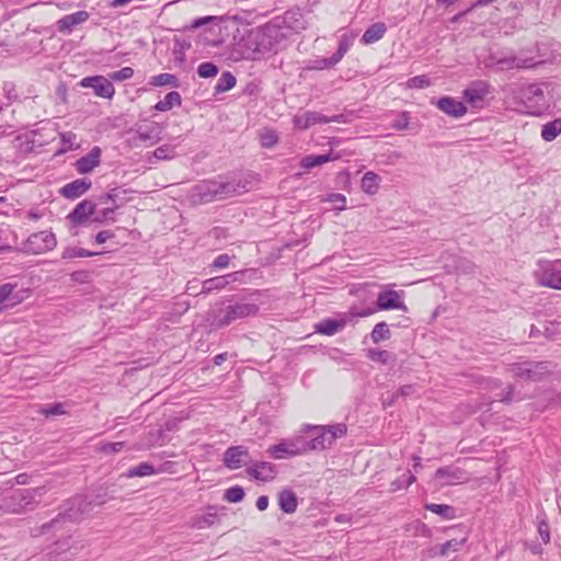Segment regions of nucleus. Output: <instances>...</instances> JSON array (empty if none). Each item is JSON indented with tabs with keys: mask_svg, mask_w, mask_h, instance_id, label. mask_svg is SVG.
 <instances>
[{
	"mask_svg": "<svg viewBox=\"0 0 561 561\" xmlns=\"http://www.w3.org/2000/svg\"><path fill=\"white\" fill-rule=\"evenodd\" d=\"M285 25L291 31L299 33L307 27L304 13L299 10H288L284 15Z\"/></svg>",
	"mask_w": 561,
	"mask_h": 561,
	"instance_id": "27",
	"label": "nucleus"
},
{
	"mask_svg": "<svg viewBox=\"0 0 561 561\" xmlns=\"http://www.w3.org/2000/svg\"><path fill=\"white\" fill-rule=\"evenodd\" d=\"M537 528H538V533L541 537L542 542L545 545L549 543L550 542V527H549V524H548L545 515L542 517L537 516Z\"/></svg>",
	"mask_w": 561,
	"mask_h": 561,
	"instance_id": "45",
	"label": "nucleus"
},
{
	"mask_svg": "<svg viewBox=\"0 0 561 561\" xmlns=\"http://www.w3.org/2000/svg\"><path fill=\"white\" fill-rule=\"evenodd\" d=\"M57 244L56 237L50 231H39L31 234L26 240V248L32 253L38 254L53 250Z\"/></svg>",
	"mask_w": 561,
	"mask_h": 561,
	"instance_id": "7",
	"label": "nucleus"
},
{
	"mask_svg": "<svg viewBox=\"0 0 561 561\" xmlns=\"http://www.w3.org/2000/svg\"><path fill=\"white\" fill-rule=\"evenodd\" d=\"M249 457V451L244 446H231L224 453V465L230 469L236 470L241 468Z\"/></svg>",
	"mask_w": 561,
	"mask_h": 561,
	"instance_id": "14",
	"label": "nucleus"
},
{
	"mask_svg": "<svg viewBox=\"0 0 561 561\" xmlns=\"http://www.w3.org/2000/svg\"><path fill=\"white\" fill-rule=\"evenodd\" d=\"M251 182L245 179H232L227 182L204 181L194 186V195L202 203L225 199L250 191Z\"/></svg>",
	"mask_w": 561,
	"mask_h": 561,
	"instance_id": "1",
	"label": "nucleus"
},
{
	"mask_svg": "<svg viewBox=\"0 0 561 561\" xmlns=\"http://www.w3.org/2000/svg\"><path fill=\"white\" fill-rule=\"evenodd\" d=\"M125 443L116 442V443H105L102 444L100 450L104 454H116L123 450Z\"/></svg>",
	"mask_w": 561,
	"mask_h": 561,
	"instance_id": "56",
	"label": "nucleus"
},
{
	"mask_svg": "<svg viewBox=\"0 0 561 561\" xmlns=\"http://www.w3.org/2000/svg\"><path fill=\"white\" fill-rule=\"evenodd\" d=\"M431 84V81L427 76H415L408 81V85L414 89H424Z\"/></svg>",
	"mask_w": 561,
	"mask_h": 561,
	"instance_id": "54",
	"label": "nucleus"
},
{
	"mask_svg": "<svg viewBox=\"0 0 561 561\" xmlns=\"http://www.w3.org/2000/svg\"><path fill=\"white\" fill-rule=\"evenodd\" d=\"M545 83H529L519 90V98L531 112H540L546 104Z\"/></svg>",
	"mask_w": 561,
	"mask_h": 561,
	"instance_id": "5",
	"label": "nucleus"
},
{
	"mask_svg": "<svg viewBox=\"0 0 561 561\" xmlns=\"http://www.w3.org/2000/svg\"><path fill=\"white\" fill-rule=\"evenodd\" d=\"M380 182L381 178L377 173L368 171L363 175L360 186L366 194L375 195L379 190Z\"/></svg>",
	"mask_w": 561,
	"mask_h": 561,
	"instance_id": "31",
	"label": "nucleus"
},
{
	"mask_svg": "<svg viewBox=\"0 0 561 561\" xmlns=\"http://www.w3.org/2000/svg\"><path fill=\"white\" fill-rule=\"evenodd\" d=\"M466 541H467L466 538H462L460 540H458V539L448 540L440 546L439 554L446 556L450 550L458 551L460 549V547L465 545Z\"/></svg>",
	"mask_w": 561,
	"mask_h": 561,
	"instance_id": "49",
	"label": "nucleus"
},
{
	"mask_svg": "<svg viewBox=\"0 0 561 561\" xmlns=\"http://www.w3.org/2000/svg\"><path fill=\"white\" fill-rule=\"evenodd\" d=\"M435 478L443 480L445 484H455L466 479V472L458 467L446 466L436 470Z\"/></svg>",
	"mask_w": 561,
	"mask_h": 561,
	"instance_id": "26",
	"label": "nucleus"
},
{
	"mask_svg": "<svg viewBox=\"0 0 561 561\" xmlns=\"http://www.w3.org/2000/svg\"><path fill=\"white\" fill-rule=\"evenodd\" d=\"M3 91L5 93V96L8 98V100L10 101H15L19 99V95L16 93V90H15V84L12 83V82H5L3 84Z\"/></svg>",
	"mask_w": 561,
	"mask_h": 561,
	"instance_id": "60",
	"label": "nucleus"
},
{
	"mask_svg": "<svg viewBox=\"0 0 561 561\" xmlns=\"http://www.w3.org/2000/svg\"><path fill=\"white\" fill-rule=\"evenodd\" d=\"M91 185L90 180L77 179L64 185L60 190V194L68 199H76L87 193Z\"/></svg>",
	"mask_w": 561,
	"mask_h": 561,
	"instance_id": "20",
	"label": "nucleus"
},
{
	"mask_svg": "<svg viewBox=\"0 0 561 561\" xmlns=\"http://www.w3.org/2000/svg\"><path fill=\"white\" fill-rule=\"evenodd\" d=\"M540 64L541 61H536L534 57L523 58L516 55L504 56L497 59V65L506 69H530Z\"/></svg>",
	"mask_w": 561,
	"mask_h": 561,
	"instance_id": "19",
	"label": "nucleus"
},
{
	"mask_svg": "<svg viewBox=\"0 0 561 561\" xmlns=\"http://www.w3.org/2000/svg\"><path fill=\"white\" fill-rule=\"evenodd\" d=\"M219 69L218 67L210 61L202 62L197 67V73L201 78H211L215 77L218 73Z\"/></svg>",
	"mask_w": 561,
	"mask_h": 561,
	"instance_id": "44",
	"label": "nucleus"
},
{
	"mask_svg": "<svg viewBox=\"0 0 561 561\" xmlns=\"http://www.w3.org/2000/svg\"><path fill=\"white\" fill-rule=\"evenodd\" d=\"M390 336L391 333L386 322H378L370 333V337L374 343H379L381 341L388 340L390 339Z\"/></svg>",
	"mask_w": 561,
	"mask_h": 561,
	"instance_id": "40",
	"label": "nucleus"
},
{
	"mask_svg": "<svg viewBox=\"0 0 561 561\" xmlns=\"http://www.w3.org/2000/svg\"><path fill=\"white\" fill-rule=\"evenodd\" d=\"M101 148L94 146L85 156L76 161L75 167L77 172L79 174L92 172L101 163Z\"/></svg>",
	"mask_w": 561,
	"mask_h": 561,
	"instance_id": "16",
	"label": "nucleus"
},
{
	"mask_svg": "<svg viewBox=\"0 0 561 561\" xmlns=\"http://www.w3.org/2000/svg\"><path fill=\"white\" fill-rule=\"evenodd\" d=\"M257 312L256 304L238 301L214 310L210 313V325L215 329L225 328L237 320L254 317Z\"/></svg>",
	"mask_w": 561,
	"mask_h": 561,
	"instance_id": "2",
	"label": "nucleus"
},
{
	"mask_svg": "<svg viewBox=\"0 0 561 561\" xmlns=\"http://www.w3.org/2000/svg\"><path fill=\"white\" fill-rule=\"evenodd\" d=\"M328 202L334 205V208L337 210H343L346 208V197L341 193H332L327 199Z\"/></svg>",
	"mask_w": 561,
	"mask_h": 561,
	"instance_id": "53",
	"label": "nucleus"
},
{
	"mask_svg": "<svg viewBox=\"0 0 561 561\" xmlns=\"http://www.w3.org/2000/svg\"><path fill=\"white\" fill-rule=\"evenodd\" d=\"M267 453L276 459H283L306 453V450L304 449V445L299 447L294 443L282 442L268 447Z\"/></svg>",
	"mask_w": 561,
	"mask_h": 561,
	"instance_id": "22",
	"label": "nucleus"
},
{
	"mask_svg": "<svg viewBox=\"0 0 561 561\" xmlns=\"http://www.w3.org/2000/svg\"><path fill=\"white\" fill-rule=\"evenodd\" d=\"M514 391H515L514 386L513 385H508L504 389L500 400L502 402L506 403V404H510L513 401Z\"/></svg>",
	"mask_w": 561,
	"mask_h": 561,
	"instance_id": "63",
	"label": "nucleus"
},
{
	"mask_svg": "<svg viewBox=\"0 0 561 561\" xmlns=\"http://www.w3.org/2000/svg\"><path fill=\"white\" fill-rule=\"evenodd\" d=\"M153 157L158 160H168L175 157V151L172 146L163 145L153 151Z\"/></svg>",
	"mask_w": 561,
	"mask_h": 561,
	"instance_id": "46",
	"label": "nucleus"
},
{
	"mask_svg": "<svg viewBox=\"0 0 561 561\" xmlns=\"http://www.w3.org/2000/svg\"><path fill=\"white\" fill-rule=\"evenodd\" d=\"M387 27L383 23L371 24L363 34L362 42L366 45L378 42L386 34Z\"/></svg>",
	"mask_w": 561,
	"mask_h": 561,
	"instance_id": "29",
	"label": "nucleus"
},
{
	"mask_svg": "<svg viewBox=\"0 0 561 561\" xmlns=\"http://www.w3.org/2000/svg\"><path fill=\"white\" fill-rule=\"evenodd\" d=\"M424 507L425 510L439 515L443 519H454L457 516L456 508L447 504L427 503Z\"/></svg>",
	"mask_w": 561,
	"mask_h": 561,
	"instance_id": "33",
	"label": "nucleus"
},
{
	"mask_svg": "<svg viewBox=\"0 0 561 561\" xmlns=\"http://www.w3.org/2000/svg\"><path fill=\"white\" fill-rule=\"evenodd\" d=\"M15 287L11 283L0 285V305L4 304L3 308H13L23 301V296L15 291Z\"/></svg>",
	"mask_w": 561,
	"mask_h": 561,
	"instance_id": "25",
	"label": "nucleus"
},
{
	"mask_svg": "<svg viewBox=\"0 0 561 561\" xmlns=\"http://www.w3.org/2000/svg\"><path fill=\"white\" fill-rule=\"evenodd\" d=\"M225 500L230 503H239L244 497V491L243 488L239 485H233L231 488H228L225 492Z\"/></svg>",
	"mask_w": 561,
	"mask_h": 561,
	"instance_id": "43",
	"label": "nucleus"
},
{
	"mask_svg": "<svg viewBox=\"0 0 561 561\" xmlns=\"http://www.w3.org/2000/svg\"><path fill=\"white\" fill-rule=\"evenodd\" d=\"M343 115H333L328 117L319 112L308 111L301 115L294 117V125L299 129H307L316 124H327L331 122L342 123L344 122Z\"/></svg>",
	"mask_w": 561,
	"mask_h": 561,
	"instance_id": "9",
	"label": "nucleus"
},
{
	"mask_svg": "<svg viewBox=\"0 0 561 561\" xmlns=\"http://www.w3.org/2000/svg\"><path fill=\"white\" fill-rule=\"evenodd\" d=\"M230 263V256L226 253L219 254L213 262L211 266L214 268H225Z\"/></svg>",
	"mask_w": 561,
	"mask_h": 561,
	"instance_id": "59",
	"label": "nucleus"
},
{
	"mask_svg": "<svg viewBox=\"0 0 561 561\" xmlns=\"http://www.w3.org/2000/svg\"><path fill=\"white\" fill-rule=\"evenodd\" d=\"M89 18L90 14L87 11H78L71 14H67L58 20V31L62 33H71L75 26L87 22Z\"/></svg>",
	"mask_w": 561,
	"mask_h": 561,
	"instance_id": "21",
	"label": "nucleus"
},
{
	"mask_svg": "<svg viewBox=\"0 0 561 561\" xmlns=\"http://www.w3.org/2000/svg\"><path fill=\"white\" fill-rule=\"evenodd\" d=\"M82 497H75L70 501V507L65 510L64 513L58 514L57 517H55L50 523L44 524L42 526L43 531L48 530L49 528L56 526L60 522H77L80 518V515L83 513L84 510L81 508V505L83 504Z\"/></svg>",
	"mask_w": 561,
	"mask_h": 561,
	"instance_id": "12",
	"label": "nucleus"
},
{
	"mask_svg": "<svg viewBox=\"0 0 561 561\" xmlns=\"http://www.w3.org/2000/svg\"><path fill=\"white\" fill-rule=\"evenodd\" d=\"M278 506L282 512L293 514L297 510L298 501L295 492L290 489H284L277 496Z\"/></svg>",
	"mask_w": 561,
	"mask_h": 561,
	"instance_id": "28",
	"label": "nucleus"
},
{
	"mask_svg": "<svg viewBox=\"0 0 561 561\" xmlns=\"http://www.w3.org/2000/svg\"><path fill=\"white\" fill-rule=\"evenodd\" d=\"M410 124V114L409 112H401L398 117L392 122L391 126L396 130H405L408 129Z\"/></svg>",
	"mask_w": 561,
	"mask_h": 561,
	"instance_id": "51",
	"label": "nucleus"
},
{
	"mask_svg": "<svg viewBox=\"0 0 561 561\" xmlns=\"http://www.w3.org/2000/svg\"><path fill=\"white\" fill-rule=\"evenodd\" d=\"M561 134V119H554L545 124L541 128V137L546 141L554 140Z\"/></svg>",
	"mask_w": 561,
	"mask_h": 561,
	"instance_id": "34",
	"label": "nucleus"
},
{
	"mask_svg": "<svg viewBox=\"0 0 561 561\" xmlns=\"http://www.w3.org/2000/svg\"><path fill=\"white\" fill-rule=\"evenodd\" d=\"M96 203L90 199H83L69 213L67 219L76 226L85 224L95 213Z\"/></svg>",
	"mask_w": 561,
	"mask_h": 561,
	"instance_id": "13",
	"label": "nucleus"
},
{
	"mask_svg": "<svg viewBox=\"0 0 561 561\" xmlns=\"http://www.w3.org/2000/svg\"><path fill=\"white\" fill-rule=\"evenodd\" d=\"M457 270L461 271L462 273H473L474 271V264L466 259L459 260L457 264Z\"/></svg>",
	"mask_w": 561,
	"mask_h": 561,
	"instance_id": "62",
	"label": "nucleus"
},
{
	"mask_svg": "<svg viewBox=\"0 0 561 561\" xmlns=\"http://www.w3.org/2000/svg\"><path fill=\"white\" fill-rule=\"evenodd\" d=\"M39 412L45 415L46 417L48 416H56V415H62V414H66L67 411H66V404L65 403H54V404H50V405H45L43 408H41Z\"/></svg>",
	"mask_w": 561,
	"mask_h": 561,
	"instance_id": "42",
	"label": "nucleus"
},
{
	"mask_svg": "<svg viewBox=\"0 0 561 561\" xmlns=\"http://www.w3.org/2000/svg\"><path fill=\"white\" fill-rule=\"evenodd\" d=\"M436 106L451 117H461L467 113L466 105L451 96H443L437 100Z\"/></svg>",
	"mask_w": 561,
	"mask_h": 561,
	"instance_id": "18",
	"label": "nucleus"
},
{
	"mask_svg": "<svg viewBox=\"0 0 561 561\" xmlns=\"http://www.w3.org/2000/svg\"><path fill=\"white\" fill-rule=\"evenodd\" d=\"M508 370L515 378L538 381L543 375L549 373L550 365L547 362L513 363L508 366Z\"/></svg>",
	"mask_w": 561,
	"mask_h": 561,
	"instance_id": "4",
	"label": "nucleus"
},
{
	"mask_svg": "<svg viewBox=\"0 0 561 561\" xmlns=\"http://www.w3.org/2000/svg\"><path fill=\"white\" fill-rule=\"evenodd\" d=\"M182 103L181 94L176 91L169 92L163 100L154 105V110L159 112H167L174 106H180Z\"/></svg>",
	"mask_w": 561,
	"mask_h": 561,
	"instance_id": "32",
	"label": "nucleus"
},
{
	"mask_svg": "<svg viewBox=\"0 0 561 561\" xmlns=\"http://www.w3.org/2000/svg\"><path fill=\"white\" fill-rule=\"evenodd\" d=\"M345 325V319L327 318L314 324V331L322 335L332 336L342 331Z\"/></svg>",
	"mask_w": 561,
	"mask_h": 561,
	"instance_id": "24",
	"label": "nucleus"
},
{
	"mask_svg": "<svg viewBox=\"0 0 561 561\" xmlns=\"http://www.w3.org/2000/svg\"><path fill=\"white\" fill-rule=\"evenodd\" d=\"M119 207V205L105 206L99 211L95 210L93 215H95L92 219L93 222L103 224L111 221L113 222L115 219L113 217L115 210Z\"/></svg>",
	"mask_w": 561,
	"mask_h": 561,
	"instance_id": "38",
	"label": "nucleus"
},
{
	"mask_svg": "<svg viewBox=\"0 0 561 561\" xmlns=\"http://www.w3.org/2000/svg\"><path fill=\"white\" fill-rule=\"evenodd\" d=\"M402 291H397L392 289L380 291L377 296L376 300V309L377 310H391L398 309L402 311H407L408 308L402 300Z\"/></svg>",
	"mask_w": 561,
	"mask_h": 561,
	"instance_id": "11",
	"label": "nucleus"
},
{
	"mask_svg": "<svg viewBox=\"0 0 561 561\" xmlns=\"http://www.w3.org/2000/svg\"><path fill=\"white\" fill-rule=\"evenodd\" d=\"M99 254H101V252L89 251L78 247H68L62 251L61 257L68 260L75 257H91Z\"/></svg>",
	"mask_w": 561,
	"mask_h": 561,
	"instance_id": "36",
	"label": "nucleus"
},
{
	"mask_svg": "<svg viewBox=\"0 0 561 561\" xmlns=\"http://www.w3.org/2000/svg\"><path fill=\"white\" fill-rule=\"evenodd\" d=\"M236 78L230 71L221 73L215 85V94L224 93L231 90L236 85Z\"/></svg>",
	"mask_w": 561,
	"mask_h": 561,
	"instance_id": "35",
	"label": "nucleus"
},
{
	"mask_svg": "<svg viewBox=\"0 0 561 561\" xmlns=\"http://www.w3.org/2000/svg\"><path fill=\"white\" fill-rule=\"evenodd\" d=\"M238 272H234L224 276L208 278L202 283L201 293L203 295H208L214 290L225 289L230 282H236L238 279Z\"/></svg>",
	"mask_w": 561,
	"mask_h": 561,
	"instance_id": "17",
	"label": "nucleus"
},
{
	"mask_svg": "<svg viewBox=\"0 0 561 561\" xmlns=\"http://www.w3.org/2000/svg\"><path fill=\"white\" fill-rule=\"evenodd\" d=\"M201 286H202V283L197 278L188 280L187 284H186V293L190 296L203 295L201 293Z\"/></svg>",
	"mask_w": 561,
	"mask_h": 561,
	"instance_id": "57",
	"label": "nucleus"
},
{
	"mask_svg": "<svg viewBox=\"0 0 561 561\" xmlns=\"http://www.w3.org/2000/svg\"><path fill=\"white\" fill-rule=\"evenodd\" d=\"M134 76V69L131 67H124L121 70L113 71L108 75V78L112 81H125L130 79Z\"/></svg>",
	"mask_w": 561,
	"mask_h": 561,
	"instance_id": "48",
	"label": "nucleus"
},
{
	"mask_svg": "<svg viewBox=\"0 0 561 561\" xmlns=\"http://www.w3.org/2000/svg\"><path fill=\"white\" fill-rule=\"evenodd\" d=\"M214 19H215L214 16H203V18L195 19L190 25L185 26L184 30L185 31L196 30L203 25L208 24Z\"/></svg>",
	"mask_w": 561,
	"mask_h": 561,
	"instance_id": "58",
	"label": "nucleus"
},
{
	"mask_svg": "<svg viewBox=\"0 0 561 561\" xmlns=\"http://www.w3.org/2000/svg\"><path fill=\"white\" fill-rule=\"evenodd\" d=\"M218 522L216 508L214 506L208 507L207 513L201 516H196L192 522V527L196 529H205L214 526Z\"/></svg>",
	"mask_w": 561,
	"mask_h": 561,
	"instance_id": "30",
	"label": "nucleus"
},
{
	"mask_svg": "<svg viewBox=\"0 0 561 561\" xmlns=\"http://www.w3.org/2000/svg\"><path fill=\"white\" fill-rule=\"evenodd\" d=\"M150 83L154 87L170 85L178 88L180 85L179 79L172 73H160L151 78Z\"/></svg>",
	"mask_w": 561,
	"mask_h": 561,
	"instance_id": "37",
	"label": "nucleus"
},
{
	"mask_svg": "<svg viewBox=\"0 0 561 561\" xmlns=\"http://www.w3.org/2000/svg\"><path fill=\"white\" fill-rule=\"evenodd\" d=\"M415 481V477L411 473L407 474V479L403 481L401 479H397L391 482L390 490L392 492L399 491L401 489L408 488Z\"/></svg>",
	"mask_w": 561,
	"mask_h": 561,
	"instance_id": "55",
	"label": "nucleus"
},
{
	"mask_svg": "<svg viewBox=\"0 0 561 561\" xmlns=\"http://www.w3.org/2000/svg\"><path fill=\"white\" fill-rule=\"evenodd\" d=\"M415 392V387L413 385H404L401 386L394 397H409Z\"/></svg>",
	"mask_w": 561,
	"mask_h": 561,
	"instance_id": "64",
	"label": "nucleus"
},
{
	"mask_svg": "<svg viewBox=\"0 0 561 561\" xmlns=\"http://www.w3.org/2000/svg\"><path fill=\"white\" fill-rule=\"evenodd\" d=\"M350 47H351V42L345 36H343L340 39L337 50L331 56L336 65L342 60V58L347 53Z\"/></svg>",
	"mask_w": 561,
	"mask_h": 561,
	"instance_id": "47",
	"label": "nucleus"
},
{
	"mask_svg": "<svg viewBox=\"0 0 561 561\" xmlns=\"http://www.w3.org/2000/svg\"><path fill=\"white\" fill-rule=\"evenodd\" d=\"M247 473L255 480L268 482L276 477L277 470L272 462L259 461L248 467Z\"/></svg>",
	"mask_w": 561,
	"mask_h": 561,
	"instance_id": "15",
	"label": "nucleus"
},
{
	"mask_svg": "<svg viewBox=\"0 0 561 561\" xmlns=\"http://www.w3.org/2000/svg\"><path fill=\"white\" fill-rule=\"evenodd\" d=\"M160 134L161 129L157 124L139 126L135 129L134 140L154 145L161 139Z\"/></svg>",
	"mask_w": 561,
	"mask_h": 561,
	"instance_id": "23",
	"label": "nucleus"
},
{
	"mask_svg": "<svg viewBox=\"0 0 561 561\" xmlns=\"http://www.w3.org/2000/svg\"><path fill=\"white\" fill-rule=\"evenodd\" d=\"M346 433L347 426L345 423L313 426L311 438L304 443V449L306 451L323 450L331 447L336 438L345 436Z\"/></svg>",
	"mask_w": 561,
	"mask_h": 561,
	"instance_id": "3",
	"label": "nucleus"
},
{
	"mask_svg": "<svg viewBox=\"0 0 561 561\" xmlns=\"http://www.w3.org/2000/svg\"><path fill=\"white\" fill-rule=\"evenodd\" d=\"M115 237V233L111 230H102L100 232L96 233L94 240L98 244H103L105 243L107 240L112 239Z\"/></svg>",
	"mask_w": 561,
	"mask_h": 561,
	"instance_id": "61",
	"label": "nucleus"
},
{
	"mask_svg": "<svg viewBox=\"0 0 561 561\" xmlns=\"http://www.w3.org/2000/svg\"><path fill=\"white\" fill-rule=\"evenodd\" d=\"M491 87L484 80H474L462 92L463 99L474 107H480Z\"/></svg>",
	"mask_w": 561,
	"mask_h": 561,
	"instance_id": "10",
	"label": "nucleus"
},
{
	"mask_svg": "<svg viewBox=\"0 0 561 561\" xmlns=\"http://www.w3.org/2000/svg\"><path fill=\"white\" fill-rule=\"evenodd\" d=\"M368 357L374 362L387 364L392 356L388 351L371 348L368 351Z\"/></svg>",
	"mask_w": 561,
	"mask_h": 561,
	"instance_id": "50",
	"label": "nucleus"
},
{
	"mask_svg": "<svg viewBox=\"0 0 561 561\" xmlns=\"http://www.w3.org/2000/svg\"><path fill=\"white\" fill-rule=\"evenodd\" d=\"M261 146L264 148H271L278 141V136L274 130H266L261 134Z\"/></svg>",
	"mask_w": 561,
	"mask_h": 561,
	"instance_id": "52",
	"label": "nucleus"
},
{
	"mask_svg": "<svg viewBox=\"0 0 561 561\" xmlns=\"http://www.w3.org/2000/svg\"><path fill=\"white\" fill-rule=\"evenodd\" d=\"M157 473L154 467L149 462H141L138 466L131 468L126 473V477L134 478V477H147L152 476Z\"/></svg>",
	"mask_w": 561,
	"mask_h": 561,
	"instance_id": "39",
	"label": "nucleus"
},
{
	"mask_svg": "<svg viewBox=\"0 0 561 561\" xmlns=\"http://www.w3.org/2000/svg\"><path fill=\"white\" fill-rule=\"evenodd\" d=\"M336 64L332 59V57L329 58H318L314 60L308 61V64L304 67V70H323V69H331Z\"/></svg>",
	"mask_w": 561,
	"mask_h": 561,
	"instance_id": "41",
	"label": "nucleus"
},
{
	"mask_svg": "<svg viewBox=\"0 0 561 561\" xmlns=\"http://www.w3.org/2000/svg\"><path fill=\"white\" fill-rule=\"evenodd\" d=\"M80 85L91 88L95 95L111 100L115 94V88L110 78L103 76L85 77L81 80Z\"/></svg>",
	"mask_w": 561,
	"mask_h": 561,
	"instance_id": "8",
	"label": "nucleus"
},
{
	"mask_svg": "<svg viewBox=\"0 0 561 561\" xmlns=\"http://www.w3.org/2000/svg\"><path fill=\"white\" fill-rule=\"evenodd\" d=\"M539 266L538 283L541 286L561 290V267L557 261H540Z\"/></svg>",
	"mask_w": 561,
	"mask_h": 561,
	"instance_id": "6",
	"label": "nucleus"
}]
</instances>
